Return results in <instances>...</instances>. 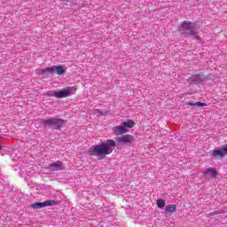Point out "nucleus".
Returning a JSON list of instances; mask_svg holds the SVG:
<instances>
[{"mask_svg":"<svg viewBox=\"0 0 227 227\" xmlns=\"http://www.w3.org/2000/svg\"><path fill=\"white\" fill-rule=\"evenodd\" d=\"M0 150H3V146L0 145Z\"/></svg>","mask_w":227,"mask_h":227,"instance_id":"aec40b11","label":"nucleus"},{"mask_svg":"<svg viewBox=\"0 0 227 227\" xmlns=\"http://www.w3.org/2000/svg\"><path fill=\"white\" fill-rule=\"evenodd\" d=\"M48 169L50 171H61V169H63V164L59 161L51 163L48 166Z\"/></svg>","mask_w":227,"mask_h":227,"instance_id":"6e6552de","label":"nucleus"},{"mask_svg":"<svg viewBox=\"0 0 227 227\" xmlns=\"http://www.w3.org/2000/svg\"><path fill=\"white\" fill-rule=\"evenodd\" d=\"M90 114H95L96 116H107V114H109V112L102 111L101 109H94L90 111Z\"/></svg>","mask_w":227,"mask_h":227,"instance_id":"9b49d317","label":"nucleus"},{"mask_svg":"<svg viewBox=\"0 0 227 227\" xmlns=\"http://www.w3.org/2000/svg\"><path fill=\"white\" fill-rule=\"evenodd\" d=\"M114 148H116V142L113 139H107L105 143L90 146L88 153L98 157V160H102V159H106V155H111Z\"/></svg>","mask_w":227,"mask_h":227,"instance_id":"f257e3e1","label":"nucleus"},{"mask_svg":"<svg viewBox=\"0 0 227 227\" xmlns=\"http://www.w3.org/2000/svg\"><path fill=\"white\" fill-rule=\"evenodd\" d=\"M192 82H196L197 84H203V81H205V77L201 74H193L191 77Z\"/></svg>","mask_w":227,"mask_h":227,"instance_id":"1a4fd4ad","label":"nucleus"},{"mask_svg":"<svg viewBox=\"0 0 227 227\" xmlns=\"http://www.w3.org/2000/svg\"><path fill=\"white\" fill-rule=\"evenodd\" d=\"M60 1H65V0H60Z\"/></svg>","mask_w":227,"mask_h":227,"instance_id":"412c9836","label":"nucleus"},{"mask_svg":"<svg viewBox=\"0 0 227 227\" xmlns=\"http://www.w3.org/2000/svg\"><path fill=\"white\" fill-rule=\"evenodd\" d=\"M178 29L181 32V35H184L185 36H194L195 38H198L196 24L191 21H184L183 23H181Z\"/></svg>","mask_w":227,"mask_h":227,"instance_id":"f03ea898","label":"nucleus"},{"mask_svg":"<svg viewBox=\"0 0 227 227\" xmlns=\"http://www.w3.org/2000/svg\"><path fill=\"white\" fill-rule=\"evenodd\" d=\"M157 206H158V208H164V207H166V200L162 199H159L157 200Z\"/></svg>","mask_w":227,"mask_h":227,"instance_id":"dca6fc26","label":"nucleus"},{"mask_svg":"<svg viewBox=\"0 0 227 227\" xmlns=\"http://www.w3.org/2000/svg\"><path fill=\"white\" fill-rule=\"evenodd\" d=\"M53 72H56L58 75H63V74H65V69L61 66H52V67L42 69L39 72V75H43V74H52Z\"/></svg>","mask_w":227,"mask_h":227,"instance_id":"20e7f679","label":"nucleus"},{"mask_svg":"<svg viewBox=\"0 0 227 227\" xmlns=\"http://www.w3.org/2000/svg\"><path fill=\"white\" fill-rule=\"evenodd\" d=\"M57 94H58V91H56V90H50L47 93L48 97H55V98H56Z\"/></svg>","mask_w":227,"mask_h":227,"instance_id":"6ab92c4d","label":"nucleus"},{"mask_svg":"<svg viewBox=\"0 0 227 227\" xmlns=\"http://www.w3.org/2000/svg\"><path fill=\"white\" fill-rule=\"evenodd\" d=\"M112 130L115 136H123V134H127V132H129V130H127L123 126H115Z\"/></svg>","mask_w":227,"mask_h":227,"instance_id":"0eeeda50","label":"nucleus"},{"mask_svg":"<svg viewBox=\"0 0 227 227\" xmlns=\"http://www.w3.org/2000/svg\"><path fill=\"white\" fill-rule=\"evenodd\" d=\"M77 91L75 87H67L59 91H57L56 98H67V97H71L74 92Z\"/></svg>","mask_w":227,"mask_h":227,"instance_id":"39448f33","label":"nucleus"},{"mask_svg":"<svg viewBox=\"0 0 227 227\" xmlns=\"http://www.w3.org/2000/svg\"><path fill=\"white\" fill-rule=\"evenodd\" d=\"M134 125H136V123L134 122V121L132 120H128L126 121L123 122V128L124 129H132L134 127Z\"/></svg>","mask_w":227,"mask_h":227,"instance_id":"ddd939ff","label":"nucleus"},{"mask_svg":"<svg viewBox=\"0 0 227 227\" xmlns=\"http://www.w3.org/2000/svg\"><path fill=\"white\" fill-rule=\"evenodd\" d=\"M190 106H196L197 107H206L207 104L199 101L196 103H190Z\"/></svg>","mask_w":227,"mask_h":227,"instance_id":"a211bd4d","label":"nucleus"},{"mask_svg":"<svg viewBox=\"0 0 227 227\" xmlns=\"http://www.w3.org/2000/svg\"><path fill=\"white\" fill-rule=\"evenodd\" d=\"M134 141V137L130 135H124L119 137V143H132Z\"/></svg>","mask_w":227,"mask_h":227,"instance_id":"9d476101","label":"nucleus"},{"mask_svg":"<svg viewBox=\"0 0 227 227\" xmlns=\"http://www.w3.org/2000/svg\"><path fill=\"white\" fill-rule=\"evenodd\" d=\"M166 212H168L169 214H172V212H176V205L171 204L168 205L165 208Z\"/></svg>","mask_w":227,"mask_h":227,"instance_id":"4468645a","label":"nucleus"},{"mask_svg":"<svg viewBox=\"0 0 227 227\" xmlns=\"http://www.w3.org/2000/svg\"><path fill=\"white\" fill-rule=\"evenodd\" d=\"M43 203H44V207H52V206L56 205V200H50L44 201Z\"/></svg>","mask_w":227,"mask_h":227,"instance_id":"f3484780","label":"nucleus"},{"mask_svg":"<svg viewBox=\"0 0 227 227\" xmlns=\"http://www.w3.org/2000/svg\"><path fill=\"white\" fill-rule=\"evenodd\" d=\"M204 175H209L212 178H215L217 176V170L214 168H208L205 172Z\"/></svg>","mask_w":227,"mask_h":227,"instance_id":"f8f14e48","label":"nucleus"},{"mask_svg":"<svg viewBox=\"0 0 227 227\" xmlns=\"http://www.w3.org/2000/svg\"><path fill=\"white\" fill-rule=\"evenodd\" d=\"M32 208L34 209H38V208H43L44 203L43 202H35L31 205Z\"/></svg>","mask_w":227,"mask_h":227,"instance_id":"2eb2a0df","label":"nucleus"},{"mask_svg":"<svg viewBox=\"0 0 227 227\" xmlns=\"http://www.w3.org/2000/svg\"><path fill=\"white\" fill-rule=\"evenodd\" d=\"M213 157H215L216 159H224L225 155H227V145L225 147L219 149V150H214L212 152Z\"/></svg>","mask_w":227,"mask_h":227,"instance_id":"423d86ee","label":"nucleus"},{"mask_svg":"<svg viewBox=\"0 0 227 227\" xmlns=\"http://www.w3.org/2000/svg\"><path fill=\"white\" fill-rule=\"evenodd\" d=\"M42 123L44 127H53L54 130H59L63 127L65 121L59 118L43 119Z\"/></svg>","mask_w":227,"mask_h":227,"instance_id":"7ed1b4c3","label":"nucleus"}]
</instances>
